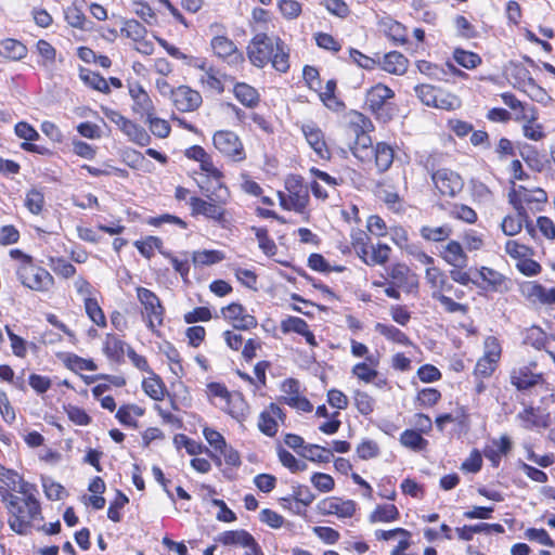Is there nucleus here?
<instances>
[{
	"label": "nucleus",
	"instance_id": "a18cd8bd",
	"mask_svg": "<svg viewBox=\"0 0 555 555\" xmlns=\"http://www.w3.org/2000/svg\"><path fill=\"white\" fill-rule=\"evenodd\" d=\"M199 82L203 88L210 91H216L217 93L223 92V83L218 77L217 70L211 66H208L199 76Z\"/></svg>",
	"mask_w": 555,
	"mask_h": 555
},
{
	"label": "nucleus",
	"instance_id": "052dcab7",
	"mask_svg": "<svg viewBox=\"0 0 555 555\" xmlns=\"http://www.w3.org/2000/svg\"><path fill=\"white\" fill-rule=\"evenodd\" d=\"M146 121L150 125L151 132L158 138H167L170 134V125L167 120L154 115L147 116Z\"/></svg>",
	"mask_w": 555,
	"mask_h": 555
},
{
	"label": "nucleus",
	"instance_id": "774afa93",
	"mask_svg": "<svg viewBox=\"0 0 555 555\" xmlns=\"http://www.w3.org/2000/svg\"><path fill=\"white\" fill-rule=\"evenodd\" d=\"M143 389L154 400H162L165 396V387L160 379L150 378L143 382Z\"/></svg>",
	"mask_w": 555,
	"mask_h": 555
},
{
	"label": "nucleus",
	"instance_id": "f257e3e1",
	"mask_svg": "<svg viewBox=\"0 0 555 555\" xmlns=\"http://www.w3.org/2000/svg\"><path fill=\"white\" fill-rule=\"evenodd\" d=\"M37 491L21 495L4 493L3 503L8 509L10 528L17 534L25 535L37 521L42 520L40 502L36 498Z\"/></svg>",
	"mask_w": 555,
	"mask_h": 555
},
{
	"label": "nucleus",
	"instance_id": "5701e85b",
	"mask_svg": "<svg viewBox=\"0 0 555 555\" xmlns=\"http://www.w3.org/2000/svg\"><path fill=\"white\" fill-rule=\"evenodd\" d=\"M320 509L324 514L336 515L340 518H349L356 512V503L352 500H341L338 498H331L324 500Z\"/></svg>",
	"mask_w": 555,
	"mask_h": 555
},
{
	"label": "nucleus",
	"instance_id": "7ed1b4c3",
	"mask_svg": "<svg viewBox=\"0 0 555 555\" xmlns=\"http://www.w3.org/2000/svg\"><path fill=\"white\" fill-rule=\"evenodd\" d=\"M349 128L356 135L354 145L351 147L353 156L361 162L370 158L374 152L369 131L372 128L371 120L361 113H353L350 117Z\"/></svg>",
	"mask_w": 555,
	"mask_h": 555
},
{
	"label": "nucleus",
	"instance_id": "2eb2a0df",
	"mask_svg": "<svg viewBox=\"0 0 555 555\" xmlns=\"http://www.w3.org/2000/svg\"><path fill=\"white\" fill-rule=\"evenodd\" d=\"M210 46L215 55L230 65H237L244 61V56L236 44L225 36L214 37Z\"/></svg>",
	"mask_w": 555,
	"mask_h": 555
},
{
	"label": "nucleus",
	"instance_id": "603ef678",
	"mask_svg": "<svg viewBox=\"0 0 555 555\" xmlns=\"http://www.w3.org/2000/svg\"><path fill=\"white\" fill-rule=\"evenodd\" d=\"M449 215L457 220H462L466 223H475L477 220L476 211L464 204H453L450 208Z\"/></svg>",
	"mask_w": 555,
	"mask_h": 555
},
{
	"label": "nucleus",
	"instance_id": "338daca9",
	"mask_svg": "<svg viewBox=\"0 0 555 555\" xmlns=\"http://www.w3.org/2000/svg\"><path fill=\"white\" fill-rule=\"evenodd\" d=\"M454 24L457 34L466 39L477 37V30L475 26L463 15H457L454 18Z\"/></svg>",
	"mask_w": 555,
	"mask_h": 555
},
{
	"label": "nucleus",
	"instance_id": "e2e57ef3",
	"mask_svg": "<svg viewBox=\"0 0 555 555\" xmlns=\"http://www.w3.org/2000/svg\"><path fill=\"white\" fill-rule=\"evenodd\" d=\"M441 398L439 390L435 388H424L418 391L416 402L423 408H429L435 405Z\"/></svg>",
	"mask_w": 555,
	"mask_h": 555
},
{
	"label": "nucleus",
	"instance_id": "ddd939ff",
	"mask_svg": "<svg viewBox=\"0 0 555 555\" xmlns=\"http://www.w3.org/2000/svg\"><path fill=\"white\" fill-rule=\"evenodd\" d=\"M431 180L439 193L444 196L454 197L464 186L461 176L447 168L433 172Z\"/></svg>",
	"mask_w": 555,
	"mask_h": 555
},
{
	"label": "nucleus",
	"instance_id": "6e6552de",
	"mask_svg": "<svg viewBox=\"0 0 555 555\" xmlns=\"http://www.w3.org/2000/svg\"><path fill=\"white\" fill-rule=\"evenodd\" d=\"M215 147L233 162L246 158L245 150L240 137L230 130H219L212 137Z\"/></svg>",
	"mask_w": 555,
	"mask_h": 555
},
{
	"label": "nucleus",
	"instance_id": "f8f14e48",
	"mask_svg": "<svg viewBox=\"0 0 555 555\" xmlns=\"http://www.w3.org/2000/svg\"><path fill=\"white\" fill-rule=\"evenodd\" d=\"M221 314L225 321L238 331H249L258 325L257 319L248 313L247 309L238 302H232L223 307Z\"/></svg>",
	"mask_w": 555,
	"mask_h": 555
},
{
	"label": "nucleus",
	"instance_id": "bb28decb",
	"mask_svg": "<svg viewBox=\"0 0 555 555\" xmlns=\"http://www.w3.org/2000/svg\"><path fill=\"white\" fill-rule=\"evenodd\" d=\"M512 197L516 199L518 206H524L522 204H535V209H540V205L547 201L546 192L542 189L529 191L527 189L520 188L518 192L514 191L509 194V199Z\"/></svg>",
	"mask_w": 555,
	"mask_h": 555
},
{
	"label": "nucleus",
	"instance_id": "49530a36",
	"mask_svg": "<svg viewBox=\"0 0 555 555\" xmlns=\"http://www.w3.org/2000/svg\"><path fill=\"white\" fill-rule=\"evenodd\" d=\"M224 259V254L220 250H198L193 253L192 260L195 266H211Z\"/></svg>",
	"mask_w": 555,
	"mask_h": 555
},
{
	"label": "nucleus",
	"instance_id": "c03bdc74",
	"mask_svg": "<svg viewBox=\"0 0 555 555\" xmlns=\"http://www.w3.org/2000/svg\"><path fill=\"white\" fill-rule=\"evenodd\" d=\"M421 235L426 241L442 242L446 241L452 233L449 225L443 224L440 227L424 225L421 228Z\"/></svg>",
	"mask_w": 555,
	"mask_h": 555
},
{
	"label": "nucleus",
	"instance_id": "f3484780",
	"mask_svg": "<svg viewBox=\"0 0 555 555\" xmlns=\"http://www.w3.org/2000/svg\"><path fill=\"white\" fill-rule=\"evenodd\" d=\"M285 414L283 410L275 403H270L259 415L258 428L268 436L273 437L279 429V422L284 423Z\"/></svg>",
	"mask_w": 555,
	"mask_h": 555
},
{
	"label": "nucleus",
	"instance_id": "864d4df0",
	"mask_svg": "<svg viewBox=\"0 0 555 555\" xmlns=\"http://www.w3.org/2000/svg\"><path fill=\"white\" fill-rule=\"evenodd\" d=\"M85 309L88 314V317L99 326H105L106 325V319L104 315L103 310L99 306L96 299L91 297L85 298Z\"/></svg>",
	"mask_w": 555,
	"mask_h": 555
},
{
	"label": "nucleus",
	"instance_id": "20e7f679",
	"mask_svg": "<svg viewBox=\"0 0 555 555\" xmlns=\"http://www.w3.org/2000/svg\"><path fill=\"white\" fill-rule=\"evenodd\" d=\"M15 272L21 284L35 292H48L54 284V279L49 271L34 261L16 267Z\"/></svg>",
	"mask_w": 555,
	"mask_h": 555
},
{
	"label": "nucleus",
	"instance_id": "13d9d810",
	"mask_svg": "<svg viewBox=\"0 0 555 555\" xmlns=\"http://www.w3.org/2000/svg\"><path fill=\"white\" fill-rule=\"evenodd\" d=\"M278 455L283 466L287 467L292 473L301 472L307 468L305 462L298 461L291 452L283 448L278 450Z\"/></svg>",
	"mask_w": 555,
	"mask_h": 555
},
{
	"label": "nucleus",
	"instance_id": "c9c22d12",
	"mask_svg": "<svg viewBox=\"0 0 555 555\" xmlns=\"http://www.w3.org/2000/svg\"><path fill=\"white\" fill-rule=\"evenodd\" d=\"M143 414L144 410L141 406L137 404H125L118 409L116 413V418L122 425L129 427H137L135 416H142Z\"/></svg>",
	"mask_w": 555,
	"mask_h": 555
},
{
	"label": "nucleus",
	"instance_id": "09e8293b",
	"mask_svg": "<svg viewBox=\"0 0 555 555\" xmlns=\"http://www.w3.org/2000/svg\"><path fill=\"white\" fill-rule=\"evenodd\" d=\"M390 247L386 244H377L376 246H371V251L365 258V263L367 266H377L384 264L389 259Z\"/></svg>",
	"mask_w": 555,
	"mask_h": 555
},
{
	"label": "nucleus",
	"instance_id": "6e6d98bb",
	"mask_svg": "<svg viewBox=\"0 0 555 555\" xmlns=\"http://www.w3.org/2000/svg\"><path fill=\"white\" fill-rule=\"evenodd\" d=\"M308 328V323L298 317H288L281 322V331L284 334L296 333L302 335Z\"/></svg>",
	"mask_w": 555,
	"mask_h": 555
},
{
	"label": "nucleus",
	"instance_id": "9b49d317",
	"mask_svg": "<svg viewBox=\"0 0 555 555\" xmlns=\"http://www.w3.org/2000/svg\"><path fill=\"white\" fill-rule=\"evenodd\" d=\"M0 496L3 501L4 493L21 495L30 491H37L36 486L26 481L17 472L0 464Z\"/></svg>",
	"mask_w": 555,
	"mask_h": 555
},
{
	"label": "nucleus",
	"instance_id": "3c124183",
	"mask_svg": "<svg viewBox=\"0 0 555 555\" xmlns=\"http://www.w3.org/2000/svg\"><path fill=\"white\" fill-rule=\"evenodd\" d=\"M162 245V240L156 236H147L144 240L134 242V246L138 248L140 254L149 259L153 256L155 249H158L159 253L163 251L160 249Z\"/></svg>",
	"mask_w": 555,
	"mask_h": 555
},
{
	"label": "nucleus",
	"instance_id": "7c9ffc66",
	"mask_svg": "<svg viewBox=\"0 0 555 555\" xmlns=\"http://www.w3.org/2000/svg\"><path fill=\"white\" fill-rule=\"evenodd\" d=\"M126 347H128L126 343L119 339L117 336L107 334L104 340L103 350L106 357L112 361L121 362L125 352H127Z\"/></svg>",
	"mask_w": 555,
	"mask_h": 555
},
{
	"label": "nucleus",
	"instance_id": "f03ea898",
	"mask_svg": "<svg viewBox=\"0 0 555 555\" xmlns=\"http://www.w3.org/2000/svg\"><path fill=\"white\" fill-rule=\"evenodd\" d=\"M229 201L228 189L219 183L218 193L209 194L206 198L192 196L189 199L192 216H204L221 227L228 223L225 205Z\"/></svg>",
	"mask_w": 555,
	"mask_h": 555
},
{
	"label": "nucleus",
	"instance_id": "4468645a",
	"mask_svg": "<svg viewBox=\"0 0 555 555\" xmlns=\"http://www.w3.org/2000/svg\"><path fill=\"white\" fill-rule=\"evenodd\" d=\"M395 93L390 88L377 83L366 92L365 103L378 118L386 120L389 118V115L385 113L387 101Z\"/></svg>",
	"mask_w": 555,
	"mask_h": 555
},
{
	"label": "nucleus",
	"instance_id": "9d476101",
	"mask_svg": "<svg viewBox=\"0 0 555 555\" xmlns=\"http://www.w3.org/2000/svg\"><path fill=\"white\" fill-rule=\"evenodd\" d=\"M501 345L499 340L489 336L485 340V353L477 361L474 375L477 378H487L490 377L496 369L498 362L501 358Z\"/></svg>",
	"mask_w": 555,
	"mask_h": 555
},
{
	"label": "nucleus",
	"instance_id": "4d7b16f0",
	"mask_svg": "<svg viewBox=\"0 0 555 555\" xmlns=\"http://www.w3.org/2000/svg\"><path fill=\"white\" fill-rule=\"evenodd\" d=\"M308 328V323L298 317H288L281 322V331L284 334L296 333L302 335Z\"/></svg>",
	"mask_w": 555,
	"mask_h": 555
},
{
	"label": "nucleus",
	"instance_id": "f704fd0d",
	"mask_svg": "<svg viewBox=\"0 0 555 555\" xmlns=\"http://www.w3.org/2000/svg\"><path fill=\"white\" fill-rule=\"evenodd\" d=\"M400 513L396 505L384 504L378 505L370 515V521L375 522H391L398 520Z\"/></svg>",
	"mask_w": 555,
	"mask_h": 555
},
{
	"label": "nucleus",
	"instance_id": "1a4fd4ad",
	"mask_svg": "<svg viewBox=\"0 0 555 555\" xmlns=\"http://www.w3.org/2000/svg\"><path fill=\"white\" fill-rule=\"evenodd\" d=\"M278 37L257 34L247 47L249 61L257 67H263L271 60Z\"/></svg>",
	"mask_w": 555,
	"mask_h": 555
},
{
	"label": "nucleus",
	"instance_id": "ea45409f",
	"mask_svg": "<svg viewBox=\"0 0 555 555\" xmlns=\"http://www.w3.org/2000/svg\"><path fill=\"white\" fill-rule=\"evenodd\" d=\"M288 57V49H286L284 42L278 37L276 46H274V52L270 60L272 66L281 73H286L289 68Z\"/></svg>",
	"mask_w": 555,
	"mask_h": 555
},
{
	"label": "nucleus",
	"instance_id": "c756f323",
	"mask_svg": "<svg viewBox=\"0 0 555 555\" xmlns=\"http://www.w3.org/2000/svg\"><path fill=\"white\" fill-rule=\"evenodd\" d=\"M374 330L375 332L384 336L388 341H391L393 344H398L401 346L413 345L409 336L392 324L378 322L375 324Z\"/></svg>",
	"mask_w": 555,
	"mask_h": 555
},
{
	"label": "nucleus",
	"instance_id": "4be33fe9",
	"mask_svg": "<svg viewBox=\"0 0 555 555\" xmlns=\"http://www.w3.org/2000/svg\"><path fill=\"white\" fill-rule=\"evenodd\" d=\"M509 379L518 390H527L540 382L541 375L533 373L530 366L521 365L511 371Z\"/></svg>",
	"mask_w": 555,
	"mask_h": 555
},
{
	"label": "nucleus",
	"instance_id": "69168bd1",
	"mask_svg": "<svg viewBox=\"0 0 555 555\" xmlns=\"http://www.w3.org/2000/svg\"><path fill=\"white\" fill-rule=\"evenodd\" d=\"M433 297L436 298L443 306L446 311L449 313L460 312V313L465 314L468 310L467 306L456 302L451 297L446 296L443 294L434 293Z\"/></svg>",
	"mask_w": 555,
	"mask_h": 555
},
{
	"label": "nucleus",
	"instance_id": "aec40b11",
	"mask_svg": "<svg viewBox=\"0 0 555 555\" xmlns=\"http://www.w3.org/2000/svg\"><path fill=\"white\" fill-rule=\"evenodd\" d=\"M128 89L129 95L133 101V112L145 117L154 115L155 107L153 101L143 87L138 82H130Z\"/></svg>",
	"mask_w": 555,
	"mask_h": 555
},
{
	"label": "nucleus",
	"instance_id": "37998d69",
	"mask_svg": "<svg viewBox=\"0 0 555 555\" xmlns=\"http://www.w3.org/2000/svg\"><path fill=\"white\" fill-rule=\"evenodd\" d=\"M400 442L405 448L413 451L424 450L427 446V440L422 435L413 429H405L400 436Z\"/></svg>",
	"mask_w": 555,
	"mask_h": 555
},
{
	"label": "nucleus",
	"instance_id": "c85d7f7f",
	"mask_svg": "<svg viewBox=\"0 0 555 555\" xmlns=\"http://www.w3.org/2000/svg\"><path fill=\"white\" fill-rule=\"evenodd\" d=\"M382 68L393 75H403L409 65L408 59L398 51H391L383 56Z\"/></svg>",
	"mask_w": 555,
	"mask_h": 555
},
{
	"label": "nucleus",
	"instance_id": "5fc2aeb1",
	"mask_svg": "<svg viewBox=\"0 0 555 555\" xmlns=\"http://www.w3.org/2000/svg\"><path fill=\"white\" fill-rule=\"evenodd\" d=\"M351 373L358 379L371 384L378 377V371L370 366L367 362H360L353 365Z\"/></svg>",
	"mask_w": 555,
	"mask_h": 555
},
{
	"label": "nucleus",
	"instance_id": "2f4dec72",
	"mask_svg": "<svg viewBox=\"0 0 555 555\" xmlns=\"http://www.w3.org/2000/svg\"><path fill=\"white\" fill-rule=\"evenodd\" d=\"M393 149L385 143L379 142L374 147V157H375V165L379 172L387 171L393 162Z\"/></svg>",
	"mask_w": 555,
	"mask_h": 555
},
{
	"label": "nucleus",
	"instance_id": "39448f33",
	"mask_svg": "<svg viewBox=\"0 0 555 555\" xmlns=\"http://www.w3.org/2000/svg\"><path fill=\"white\" fill-rule=\"evenodd\" d=\"M415 93L423 104L439 109L453 111L460 107L461 104L457 96L431 85L422 83L416 86Z\"/></svg>",
	"mask_w": 555,
	"mask_h": 555
},
{
	"label": "nucleus",
	"instance_id": "6ab92c4d",
	"mask_svg": "<svg viewBox=\"0 0 555 555\" xmlns=\"http://www.w3.org/2000/svg\"><path fill=\"white\" fill-rule=\"evenodd\" d=\"M301 131L317 156L321 159L328 160L331 158V152L325 142L323 131L313 122L302 125Z\"/></svg>",
	"mask_w": 555,
	"mask_h": 555
},
{
	"label": "nucleus",
	"instance_id": "e433bc0d",
	"mask_svg": "<svg viewBox=\"0 0 555 555\" xmlns=\"http://www.w3.org/2000/svg\"><path fill=\"white\" fill-rule=\"evenodd\" d=\"M527 296L532 301H539L543 305L555 304V287L546 288L541 284H532L528 287Z\"/></svg>",
	"mask_w": 555,
	"mask_h": 555
},
{
	"label": "nucleus",
	"instance_id": "79ce46f5",
	"mask_svg": "<svg viewBox=\"0 0 555 555\" xmlns=\"http://www.w3.org/2000/svg\"><path fill=\"white\" fill-rule=\"evenodd\" d=\"M25 207L33 215H39L44 206V194L41 190L33 188L25 195Z\"/></svg>",
	"mask_w": 555,
	"mask_h": 555
},
{
	"label": "nucleus",
	"instance_id": "de8ad7c7",
	"mask_svg": "<svg viewBox=\"0 0 555 555\" xmlns=\"http://www.w3.org/2000/svg\"><path fill=\"white\" fill-rule=\"evenodd\" d=\"M453 59L459 65L467 69H474L481 64V57L477 53L463 49H455Z\"/></svg>",
	"mask_w": 555,
	"mask_h": 555
},
{
	"label": "nucleus",
	"instance_id": "4c0bfd02",
	"mask_svg": "<svg viewBox=\"0 0 555 555\" xmlns=\"http://www.w3.org/2000/svg\"><path fill=\"white\" fill-rule=\"evenodd\" d=\"M27 53L26 47L15 39H5L0 42V55L11 59L21 60Z\"/></svg>",
	"mask_w": 555,
	"mask_h": 555
},
{
	"label": "nucleus",
	"instance_id": "cd10ccee",
	"mask_svg": "<svg viewBox=\"0 0 555 555\" xmlns=\"http://www.w3.org/2000/svg\"><path fill=\"white\" fill-rule=\"evenodd\" d=\"M441 257L452 267L462 269L467 264V256L462 245L456 241H450L441 251Z\"/></svg>",
	"mask_w": 555,
	"mask_h": 555
},
{
	"label": "nucleus",
	"instance_id": "dca6fc26",
	"mask_svg": "<svg viewBox=\"0 0 555 555\" xmlns=\"http://www.w3.org/2000/svg\"><path fill=\"white\" fill-rule=\"evenodd\" d=\"M171 99L175 107L183 113L196 111L203 102L198 91L188 86H180L171 92Z\"/></svg>",
	"mask_w": 555,
	"mask_h": 555
},
{
	"label": "nucleus",
	"instance_id": "a19ab883",
	"mask_svg": "<svg viewBox=\"0 0 555 555\" xmlns=\"http://www.w3.org/2000/svg\"><path fill=\"white\" fill-rule=\"evenodd\" d=\"M121 131L129 138L130 141L140 146H146L151 142V137L147 131L131 120L126 124V127Z\"/></svg>",
	"mask_w": 555,
	"mask_h": 555
},
{
	"label": "nucleus",
	"instance_id": "0e129e2a",
	"mask_svg": "<svg viewBox=\"0 0 555 555\" xmlns=\"http://www.w3.org/2000/svg\"><path fill=\"white\" fill-rule=\"evenodd\" d=\"M278 7L281 14L287 20L297 18L301 13V4L296 0H280Z\"/></svg>",
	"mask_w": 555,
	"mask_h": 555
},
{
	"label": "nucleus",
	"instance_id": "a211bd4d",
	"mask_svg": "<svg viewBox=\"0 0 555 555\" xmlns=\"http://www.w3.org/2000/svg\"><path fill=\"white\" fill-rule=\"evenodd\" d=\"M511 204L515 207V209L518 211L517 216H506L502 223L501 228L504 234L508 236H514L518 234L521 231L522 223L526 222V230L527 232L533 236V233L535 232L534 228L530 222L527 221L528 216L527 211L524 206H518L515 198H511Z\"/></svg>",
	"mask_w": 555,
	"mask_h": 555
},
{
	"label": "nucleus",
	"instance_id": "bf43d9fd",
	"mask_svg": "<svg viewBox=\"0 0 555 555\" xmlns=\"http://www.w3.org/2000/svg\"><path fill=\"white\" fill-rule=\"evenodd\" d=\"M353 399L357 410L362 415H369L374 411L375 400L367 392L357 390Z\"/></svg>",
	"mask_w": 555,
	"mask_h": 555
},
{
	"label": "nucleus",
	"instance_id": "412c9836",
	"mask_svg": "<svg viewBox=\"0 0 555 555\" xmlns=\"http://www.w3.org/2000/svg\"><path fill=\"white\" fill-rule=\"evenodd\" d=\"M517 120H522L524 135L533 141H540L545 137L543 126L537 122L538 111L533 107H522V115L516 117Z\"/></svg>",
	"mask_w": 555,
	"mask_h": 555
},
{
	"label": "nucleus",
	"instance_id": "680f3d73",
	"mask_svg": "<svg viewBox=\"0 0 555 555\" xmlns=\"http://www.w3.org/2000/svg\"><path fill=\"white\" fill-rule=\"evenodd\" d=\"M129 502V499L120 490L116 491L114 501L109 504L107 509V517L112 521H119L121 519L120 509Z\"/></svg>",
	"mask_w": 555,
	"mask_h": 555
},
{
	"label": "nucleus",
	"instance_id": "72a5a7b5",
	"mask_svg": "<svg viewBox=\"0 0 555 555\" xmlns=\"http://www.w3.org/2000/svg\"><path fill=\"white\" fill-rule=\"evenodd\" d=\"M480 279L487 284V288L491 291H502L506 279L503 274L489 267H481L478 270Z\"/></svg>",
	"mask_w": 555,
	"mask_h": 555
},
{
	"label": "nucleus",
	"instance_id": "473e14b6",
	"mask_svg": "<svg viewBox=\"0 0 555 555\" xmlns=\"http://www.w3.org/2000/svg\"><path fill=\"white\" fill-rule=\"evenodd\" d=\"M235 98L245 106L254 107L259 102V94L257 90L244 82H238L234 86Z\"/></svg>",
	"mask_w": 555,
	"mask_h": 555
},
{
	"label": "nucleus",
	"instance_id": "8fccbe9b",
	"mask_svg": "<svg viewBox=\"0 0 555 555\" xmlns=\"http://www.w3.org/2000/svg\"><path fill=\"white\" fill-rule=\"evenodd\" d=\"M64 14H65L66 22L72 27L79 28V29H88L87 24L89 22L87 21V17L83 14V12L81 11V9H79L76 3L68 7L64 11Z\"/></svg>",
	"mask_w": 555,
	"mask_h": 555
},
{
	"label": "nucleus",
	"instance_id": "0eeeda50",
	"mask_svg": "<svg viewBox=\"0 0 555 555\" xmlns=\"http://www.w3.org/2000/svg\"><path fill=\"white\" fill-rule=\"evenodd\" d=\"M288 195L279 193L281 206L287 210L304 212L309 202L308 190L302 185L300 177H291L286 180Z\"/></svg>",
	"mask_w": 555,
	"mask_h": 555
},
{
	"label": "nucleus",
	"instance_id": "423d86ee",
	"mask_svg": "<svg viewBox=\"0 0 555 555\" xmlns=\"http://www.w3.org/2000/svg\"><path fill=\"white\" fill-rule=\"evenodd\" d=\"M137 297L144 308L143 318L146 321V326L152 332H156V327L163 324L165 314V309L158 296L149 288L138 287Z\"/></svg>",
	"mask_w": 555,
	"mask_h": 555
},
{
	"label": "nucleus",
	"instance_id": "b1692460",
	"mask_svg": "<svg viewBox=\"0 0 555 555\" xmlns=\"http://www.w3.org/2000/svg\"><path fill=\"white\" fill-rule=\"evenodd\" d=\"M416 67L422 74L436 80H447L450 73L464 75V73L457 69L452 63H446L444 66H438L437 64L422 60L416 63Z\"/></svg>",
	"mask_w": 555,
	"mask_h": 555
},
{
	"label": "nucleus",
	"instance_id": "393cba45",
	"mask_svg": "<svg viewBox=\"0 0 555 555\" xmlns=\"http://www.w3.org/2000/svg\"><path fill=\"white\" fill-rule=\"evenodd\" d=\"M215 541L225 546H241L254 544V537L244 529L228 530L219 533Z\"/></svg>",
	"mask_w": 555,
	"mask_h": 555
},
{
	"label": "nucleus",
	"instance_id": "58836bf2",
	"mask_svg": "<svg viewBox=\"0 0 555 555\" xmlns=\"http://www.w3.org/2000/svg\"><path fill=\"white\" fill-rule=\"evenodd\" d=\"M300 455L312 462L328 463L333 457V451L319 444H308L304 447Z\"/></svg>",
	"mask_w": 555,
	"mask_h": 555
},
{
	"label": "nucleus",
	"instance_id": "a878e982",
	"mask_svg": "<svg viewBox=\"0 0 555 555\" xmlns=\"http://www.w3.org/2000/svg\"><path fill=\"white\" fill-rule=\"evenodd\" d=\"M222 409L238 422H243L249 414V406L243 396L234 392L222 405Z\"/></svg>",
	"mask_w": 555,
	"mask_h": 555
}]
</instances>
